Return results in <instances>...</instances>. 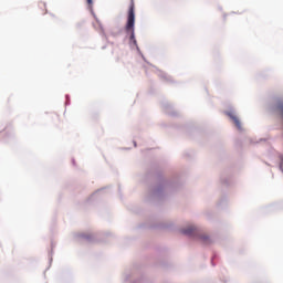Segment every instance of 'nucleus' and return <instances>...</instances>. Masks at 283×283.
<instances>
[{"label": "nucleus", "instance_id": "f03ea898", "mask_svg": "<svg viewBox=\"0 0 283 283\" xmlns=\"http://www.w3.org/2000/svg\"><path fill=\"white\" fill-rule=\"evenodd\" d=\"M227 116H229V118H231V120H233V123L238 129H242V124L240 123V118H238V116H235V114H233V112H228Z\"/></svg>", "mask_w": 283, "mask_h": 283}, {"label": "nucleus", "instance_id": "0eeeda50", "mask_svg": "<svg viewBox=\"0 0 283 283\" xmlns=\"http://www.w3.org/2000/svg\"><path fill=\"white\" fill-rule=\"evenodd\" d=\"M41 7H42V8H45V3H41Z\"/></svg>", "mask_w": 283, "mask_h": 283}, {"label": "nucleus", "instance_id": "f257e3e1", "mask_svg": "<svg viewBox=\"0 0 283 283\" xmlns=\"http://www.w3.org/2000/svg\"><path fill=\"white\" fill-rule=\"evenodd\" d=\"M135 2L130 0L129 9H128V18L126 23V32L130 34V41L136 45V36L134 34V25L136 23V14L134 13Z\"/></svg>", "mask_w": 283, "mask_h": 283}, {"label": "nucleus", "instance_id": "423d86ee", "mask_svg": "<svg viewBox=\"0 0 283 283\" xmlns=\"http://www.w3.org/2000/svg\"><path fill=\"white\" fill-rule=\"evenodd\" d=\"M280 167H281V170L283 171V158L281 159Z\"/></svg>", "mask_w": 283, "mask_h": 283}, {"label": "nucleus", "instance_id": "20e7f679", "mask_svg": "<svg viewBox=\"0 0 283 283\" xmlns=\"http://www.w3.org/2000/svg\"><path fill=\"white\" fill-rule=\"evenodd\" d=\"M86 3L90 8V10H92L93 6H94V0H86Z\"/></svg>", "mask_w": 283, "mask_h": 283}, {"label": "nucleus", "instance_id": "7ed1b4c3", "mask_svg": "<svg viewBox=\"0 0 283 283\" xmlns=\"http://www.w3.org/2000/svg\"><path fill=\"white\" fill-rule=\"evenodd\" d=\"M184 235H196L198 233V228L190 226L187 229L181 230Z\"/></svg>", "mask_w": 283, "mask_h": 283}, {"label": "nucleus", "instance_id": "39448f33", "mask_svg": "<svg viewBox=\"0 0 283 283\" xmlns=\"http://www.w3.org/2000/svg\"><path fill=\"white\" fill-rule=\"evenodd\" d=\"M201 240L205 242V244H209L210 242L209 237H202Z\"/></svg>", "mask_w": 283, "mask_h": 283}]
</instances>
